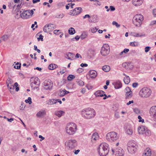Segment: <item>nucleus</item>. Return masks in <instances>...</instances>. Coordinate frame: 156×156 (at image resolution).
Instances as JSON below:
<instances>
[{
	"mask_svg": "<svg viewBox=\"0 0 156 156\" xmlns=\"http://www.w3.org/2000/svg\"><path fill=\"white\" fill-rule=\"evenodd\" d=\"M56 100L55 99H51L48 100L47 104L48 105H52L56 104Z\"/></svg>",
	"mask_w": 156,
	"mask_h": 156,
	"instance_id": "obj_28",
	"label": "nucleus"
},
{
	"mask_svg": "<svg viewBox=\"0 0 156 156\" xmlns=\"http://www.w3.org/2000/svg\"><path fill=\"white\" fill-rule=\"evenodd\" d=\"M138 85V84L137 83H133L132 84V86L133 87H136Z\"/></svg>",
	"mask_w": 156,
	"mask_h": 156,
	"instance_id": "obj_60",
	"label": "nucleus"
},
{
	"mask_svg": "<svg viewBox=\"0 0 156 156\" xmlns=\"http://www.w3.org/2000/svg\"><path fill=\"white\" fill-rule=\"evenodd\" d=\"M133 133L132 129L130 128H128L126 129V133L128 135H131Z\"/></svg>",
	"mask_w": 156,
	"mask_h": 156,
	"instance_id": "obj_32",
	"label": "nucleus"
},
{
	"mask_svg": "<svg viewBox=\"0 0 156 156\" xmlns=\"http://www.w3.org/2000/svg\"><path fill=\"white\" fill-rule=\"evenodd\" d=\"M125 91L126 92H132L130 88L129 87H127L125 89Z\"/></svg>",
	"mask_w": 156,
	"mask_h": 156,
	"instance_id": "obj_54",
	"label": "nucleus"
},
{
	"mask_svg": "<svg viewBox=\"0 0 156 156\" xmlns=\"http://www.w3.org/2000/svg\"><path fill=\"white\" fill-rule=\"evenodd\" d=\"M20 16L22 18L27 19L29 17V10L24 11L20 13Z\"/></svg>",
	"mask_w": 156,
	"mask_h": 156,
	"instance_id": "obj_13",
	"label": "nucleus"
},
{
	"mask_svg": "<svg viewBox=\"0 0 156 156\" xmlns=\"http://www.w3.org/2000/svg\"><path fill=\"white\" fill-rule=\"evenodd\" d=\"M134 112L136 114H139L140 113V110L137 108H135L133 110Z\"/></svg>",
	"mask_w": 156,
	"mask_h": 156,
	"instance_id": "obj_48",
	"label": "nucleus"
},
{
	"mask_svg": "<svg viewBox=\"0 0 156 156\" xmlns=\"http://www.w3.org/2000/svg\"><path fill=\"white\" fill-rule=\"evenodd\" d=\"M146 129H147V127L145 126H140L138 128V133L139 134H144V132Z\"/></svg>",
	"mask_w": 156,
	"mask_h": 156,
	"instance_id": "obj_14",
	"label": "nucleus"
},
{
	"mask_svg": "<svg viewBox=\"0 0 156 156\" xmlns=\"http://www.w3.org/2000/svg\"><path fill=\"white\" fill-rule=\"evenodd\" d=\"M113 154L115 156H123L124 154V150L120 147H118L115 150H112Z\"/></svg>",
	"mask_w": 156,
	"mask_h": 156,
	"instance_id": "obj_10",
	"label": "nucleus"
},
{
	"mask_svg": "<svg viewBox=\"0 0 156 156\" xmlns=\"http://www.w3.org/2000/svg\"><path fill=\"white\" fill-rule=\"evenodd\" d=\"M76 129V125L73 122L68 124L66 127V133L69 135H73L75 133Z\"/></svg>",
	"mask_w": 156,
	"mask_h": 156,
	"instance_id": "obj_3",
	"label": "nucleus"
},
{
	"mask_svg": "<svg viewBox=\"0 0 156 156\" xmlns=\"http://www.w3.org/2000/svg\"><path fill=\"white\" fill-rule=\"evenodd\" d=\"M21 105L22 106H20V109H23L25 108V105H24V104L23 102L22 103Z\"/></svg>",
	"mask_w": 156,
	"mask_h": 156,
	"instance_id": "obj_55",
	"label": "nucleus"
},
{
	"mask_svg": "<svg viewBox=\"0 0 156 156\" xmlns=\"http://www.w3.org/2000/svg\"><path fill=\"white\" fill-rule=\"evenodd\" d=\"M68 31L69 33L71 35L73 34L75 32V29L73 27L70 28L69 29Z\"/></svg>",
	"mask_w": 156,
	"mask_h": 156,
	"instance_id": "obj_36",
	"label": "nucleus"
},
{
	"mask_svg": "<svg viewBox=\"0 0 156 156\" xmlns=\"http://www.w3.org/2000/svg\"><path fill=\"white\" fill-rule=\"evenodd\" d=\"M99 136L97 133H94L92 136L91 140L92 143H94L98 139Z\"/></svg>",
	"mask_w": 156,
	"mask_h": 156,
	"instance_id": "obj_16",
	"label": "nucleus"
},
{
	"mask_svg": "<svg viewBox=\"0 0 156 156\" xmlns=\"http://www.w3.org/2000/svg\"><path fill=\"white\" fill-rule=\"evenodd\" d=\"M69 93V91H66L65 89H64L63 90L60 89L58 91V94L61 97H63Z\"/></svg>",
	"mask_w": 156,
	"mask_h": 156,
	"instance_id": "obj_17",
	"label": "nucleus"
},
{
	"mask_svg": "<svg viewBox=\"0 0 156 156\" xmlns=\"http://www.w3.org/2000/svg\"><path fill=\"white\" fill-rule=\"evenodd\" d=\"M43 36L42 34H40L39 37L37 38V40L38 41H39L40 40H41V41H43Z\"/></svg>",
	"mask_w": 156,
	"mask_h": 156,
	"instance_id": "obj_49",
	"label": "nucleus"
},
{
	"mask_svg": "<svg viewBox=\"0 0 156 156\" xmlns=\"http://www.w3.org/2000/svg\"><path fill=\"white\" fill-rule=\"evenodd\" d=\"M127 149L129 152L132 154H134L136 151V148H135V149H134V148H131V150H129V149Z\"/></svg>",
	"mask_w": 156,
	"mask_h": 156,
	"instance_id": "obj_37",
	"label": "nucleus"
},
{
	"mask_svg": "<svg viewBox=\"0 0 156 156\" xmlns=\"http://www.w3.org/2000/svg\"><path fill=\"white\" fill-rule=\"evenodd\" d=\"M39 85H32L31 86L32 90L34 93H36L39 90Z\"/></svg>",
	"mask_w": 156,
	"mask_h": 156,
	"instance_id": "obj_24",
	"label": "nucleus"
},
{
	"mask_svg": "<svg viewBox=\"0 0 156 156\" xmlns=\"http://www.w3.org/2000/svg\"><path fill=\"white\" fill-rule=\"evenodd\" d=\"M138 119H139V122H144V120L143 119H142L140 115H139L138 117Z\"/></svg>",
	"mask_w": 156,
	"mask_h": 156,
	"instance_id": "obj_51",
	"label": "nucleus"
},
{
	"mask_svg": "<svg viewBox=\"0 0 156 156\" xmlns=\"http://www.w3.org/2000/svg\"><path fill=\"white\" fill-rule=\"evenodd\" d=\"M106 139L109 141L112 142L118 139V136L116 132H112L107 134Z\"/></svg>",
	"mask_w": 156,
	"mask_h": 156,
	"instance_id": "obj_6",
	"label": "nucleus"
},
{
	"mask_svg": "<svg viewBox=\"0 0 156 156\" xmlns=\"http://www.w3.org/2000/svg\"><path fill=\"white\" fill-rule=\"evenodd\" d=\"M64 16V15L63 14L58 13L55 15V17L58 18H62Z\"/></svg>",
	"mask_w": 156,
	"mask_h": 156,
	"instance_id": "obj_40",
	"label": "nucleus"
},
{
	"mask_svg": "<svg viewBox=\"0 0 156 156\" xmlns=\"http://www.w3.org/2000/svg\"><path fill=\"white\" fill-rule=\"evenodd\" d=\"M98 29L96 27H93L91 29V31L92 33H95L97 31Z\"/></svg>",
	"mask_w": 156,
	"mask_h": 156,
	"instance_id": "obj_50",
	"label": "nucleus"
},
{
	"mask_svg": "<svg viewBox=\"0 0 156 156\" xmlns=\"http://www.w3.org/2000/svg\"><path fill=\"white\" fill-rule=\"evenodd\" d=\"M115 116L117 118H119V112H116L115 113Z\"/></svg>",
	"mask_w": 156,
	"mask_h": 156,
	"instance_id": "obj_57",
	"label": "nucleus"
},
{
	"mask_svg": "<svg viewBox=\"0 0 156 156\" xmlns=\"http://www.w3.org/2000/svg\"><path fill=\"white\" fill-rule=\"evenodd\" d=\"M144 20L143 16L141 14H137L133 18V24L137 27H140Z\"/></svg>",
	"mask_w": 156,
	"mask_h": 156,
	"instance_id": "obj_4",
	"label": "nucleus"
},
{
	"mask_svg": "<svg viewBox=\"0 0 156 156\" xmlns=\"http://www.w3.org/2000/svg\"><path fill=\"white\" fill-rule=\"evenodd\" d=\"M75 78V76L72 75H69L67 77V79L69 81H71Z\"/></svg>",
	"mask_w": 156,
	"mask_h": 156,
	"instance_id": "obj_38",
	"label": "nucleus"
},
{
	"mask_svg": "<svg viewBox=\"0 0 156 156\" xmlns=\"http://www.w3.org/2000/svg\"><path fill=\"white\" fill-rule=\"evenodd\" d=\"M129 64V63H127V62L124 63L122 64V66L123 67L126 68L128 67Z\"/></svg>",
	"mask_w": 156,
	"mask_h": 156,
	"instance_id": "obj_53",
	"label": "nucleus"
},
{
	"mask_svg": "<svg viewBox=\"0 0 156 156\" xmlns=\"http://www.w3.org/2000/svg\"><path fill=\"white\" fill-rule=\"evenodd\" d=\"M110 9L111 11H114L115 10V8L112 6H111L110 7Z\"/></svg>",
	"mask_w": 156,
	"mask_h": 156,
	"instance_id": "obj_64",
	"label": "nucleus"
},
{
	"mask_svg": "<svg viewBox=\"0 0 156 156\" xmlns=\"http://www.w3.org/2000/svg\"><path fill=\"white\" fill-rule=\"evenodd\" d=\"M143 2L142 0H132V4L135 6L140 5Z\"/></svg>",
	"mask_w": 156,
	"mask_h": 156,
	"instance_id": "obj_22",
	"label": "nucleus"
},
{
	"mask_svg": "<svg viewBox=\"0 0 156 156\" xmlns=\"http://www.w3.org/2000/svg\"><path fill=\"white\" fill-rule=\"evenodd\" d=\"M64 112L62 111H55V115L58 117H61L62 115H63Z\"/></svg>",
	"mask_w": 156,
	"mask_h": 156,
	"instance_id": "obj_26",
	"label": "nucleus"
},
{
	"mask_svg": "<svg viewBox=\"0 0 156 156\" xmlns=\"http://www.w3.org/2000/svg\"><path fill=\"white\" fill-rule=\"evenodd\" d=\"M14 86L16 87V91H18L19 90V88L18 87V84L17 82H16L14 83Z\"/></svg>",
	"mask_w": 156,
	"mask_h": 156,
	"instance_id": "obj_43",
	"label": "nucleus"
},
{
	"mask_svg": "<svg viewBox=\"0 0 156 156\" xmlns=\"http://www.w3.org/2000/svg\"><path fill=\"white\" fill-rule=\"evenodd\" d=\"M60 30H55L54 31V33L56 35H59L61 33V32H59Z\"/></svg>",
	"mask_w": 156,
	"mask_h": 156,
	"instance_id": "obj_47",
	"label": "nucleus"
},
{
	"mask_svg": "<svg viewBox=\"0 0 156 156\" xmlns=\"http://www.w3.org/2000/svg\"><path fill=\"white\" fill-rule=\"evenodd\" d=\"M96 114L94 110L91 108H88L82 110L81 114L82 117L90 119L94 118Z\"/></svg>",
	"mask_w": 156,
	"mask_h": 156,
	"instance_id": "obj_1",
	"label": "nucleus"
},
{
	"mask_svg": "<svg viewBox=\"0 0 156 156\" xmlns=\"http://www.w3.org/2000/svg\"><path fill=\"white\" fill-rule=\"evenodd\" d=\"M132 92H126V94L125 95L126 96V99H129V98H131L132 96Z\"/></svg>",
	"mask_w": 156,
	"mask_h": 156,
	"instance_id": "obj_35",
	"label": "nucleus"
},
{
	"mask_svg": "<svg viewBox=\"0 0 156 156\" xmlns=\"http://www.w3.org/2000/svg\"><path fill=\"white\" fill-rule=\"evenodd\" d=\"M131 36L136 37H141L145 36V35L142 33H138L134 32H132L131 33Z\"/></svg>",
	"mask_w": 156,
	"mask_h": 156,
	"instance_id": "obj_23",
	"label": "nucleus"
},
{
	"mask_svg": "<svg viewBox=\"0 0 156 156\" xmlns=\"http://www.w3.org/2000/svg\"><path fill=\"white\" fill-rule=\"evenodd\" d=\"M135 42H131L129 44L130 46H136V45H135L134 43Z\"/></svg>",
	"mask_w": 156,
	"mask_h": 156,
	"instance_id": "obj_63",
	"label": "nucleus"
},
{
	"mask_svg": "<svg viewBox=\"0 0 156 156\" xmlns=\"http://www.w3.org/2000/svg\"><path fill=\"white\" fill-rule=\"evenodd\" d=\"M82 11V9L81 7L76 8L73 10H71L69 14L71 15H76L80 14Z\"/></svg>",
	"mask_w": 156,
	"mask_h": 156,
	"instance_id": "obj_12",
	"label": "nucleus"
},
{
	"mask_svg": "<svg viewBox=\"0 0 156 156\" xmlns=\"http://www.w3.org/2000/svg\"><path fill=\"white\" fill-rule=\"evenodd\" d=\"M90 16L89 14H86L83 17V19H85L87 18H90Z\"/></svg>",
	"mask_w": 156,
	"mask_h": 156,
	"instance_id": "obj_61",
	"label": "nucleus"
},
{
	"mask_svg": "<svg viewBox=\"0 0 156 156\" xmlns=\"http://www.w3.org/2000/svg\"><path fill=\"white\" fill-rule=\"evenodd\" d=\"M57 67V66L54 64H51L48 66V69L50 70H53Z\"/></svg>",
	"mask_w": 156,
	"mask_h": 156,
	"instance_id": "obj_30",
	"label": "nucleus"
},
{
	"mask_svg": "<svg viewBox=\"0 0 156 156\" xmlns=\"http://www.w3.org/2000/svg\"><path fill=\"white\" fill-rule=\"evenodd\" d=\"M151 48V47L149 46H147L145 48V52H147L149 51Z\"/></svg>",
	"mask_w": 156,
	"mask_h": 156,
	"instance_id": "obj_52",
	"label": "nucleus"
},
{
	"mask_svg": "<svg viewBox=\"0 0 156 156\" xmlns=\"http://www.w3.org/2000/svg\"><path fill=\"white\" fill-rule=\"evenodd\" d=\"M21 64L17 62L15 65L13 64V66H14V68L17 69H20V68Z\"/></svg>",
	"mask_w": 156,
	"mask_h": 156,
	"instance_id": "obj_34",
	"label": "nucleus"
},
{
	"mask_svg": "<svg viewBox=\"0 0 156 156\" xmlns=\"http://www.w3.org/2000/svg\"><path fill=\"white\" fill-rule=\"evenodd\" d=\"M110 47L108 44H104L101 48V53L103 56H106L109 53Z\"/></svg>",
	"mask_w": 156,
	"mask_h": 156,
	"instance_id": "obj_7",
	"label": "nucleus"
},
{
	"mask_svg": "<svg viewBox=\"0 0 156 156\" xmlns=\"http://www.w3.org/2000/svg\"><path fill=\"white\" fill-rule=\"evenodd\" d=\"M156 24V20H153L152 21L150 24V25H152Z\"/></svg>",
	"mask_w": 156,
	"mask_h": 156,
	"instance_id": "obj_62",
	"label": "nucleus"
},
{
	"mask_svg": "<svg viewBox=\"0 0 156 156\" xmlns=\"http://www.w3.org/2000/svg\"><path fill=\"white\" fill-rule=\"evenodd\" d=\"M39 138H41L40 140V141H41L42 140L44 139L45 138L44 137L42 136L41 135H39Z\"/></svg>",
	"mask_w": 156,
	"mask_h": 156,
	"instance_id": "obj_59",
	"label": "nucleus"
},
{
	"mask_svg": "<svg viewBox=\"0 0 156 156\" xmlns=\"http://www.w3.org/2000/svg\"><path fill=\"white\" fill-rule=\"evenodd\" d=\"M6 83L7 84H9L10 85H11L12 83V82L11 81V79L9 78L6 81Z\"/></svg>",
	"mask_w": 156,
	"mask_h": 156,
	"instance_id": "obj_42",
	"label": "nucleus"
},
{
	"mask_svg": "<svg viewBox=\"0 0 156 156\" xmlns=\"http://www.w3.org/2000/svg\"><path fill=\"white\" fill-rule=\"evenodd\" d=\"M34 50H35L36 51H37V52L38 53H40V52H41L40 50L39 49H38L37 48V47L36 46L34 45Z\"/></svg>",
	"mask_w": 156,
	"mask_h": 156,
	"instance_id": "obj_56",
	"label": "nucleus"
},
{
	"mask_svg": "<svg viewBox=\"0 0 156 156\" xmlns=\"http://www.w3.org/2000/svg\"><path fill=\"white\" fill-rule=\"evenodd\" d=\"M151 91L148 88L144 87L142 88L139 92L140 96L142 98H147L151 94Z\"/></svg>",
	"mask_w": 156,
	"mask_h": 156,
	"instance_id": "obj_5",
	"label": "nucleus"
},
{
	"mask_svg": "<svg viewBox=\"0 0 156 156\" xmlns=\"http://www.w3.org/2000/svg\"><path fill=\"white\" fill-rule=\"evenodd\" d=\"M89 73L90 76L92 78H94L97 75V72L95 70H91L89 71Z\"/></svg>",
	"mask_w": 156,
	"mask_h": 156,
	"instance_id": "obj_21",
	"label": "nucleus"
},
{
	"mask_svg": "<svg viewBox=\"0 0 156 156\" xmlns=\"http://www.w3.org/2000/svg\"><path fill=\"white\" fill-rule=\"evenodd\" d=\"M151 150L149 148H147L144 151L143 156H151Z\"/></svg>",
	"mask_w": 156,
	"mask_h": 156,
	"instance_id": "obj_20",
	"label": "nucleus"
},
{
	"mask_svg": "<svg viewBox=\"0 0 156 156\" xmlns=\"http://www.w3.org/2000/svg\"><path fill=\"white\" fill-rule=\"evenodd\" d=\"M74 55L73 53L71 52H68L67 54V57H73V56Z\"/></svg>",
	"mask_w": 156,
	"mask_h": 156,
	"instance_id": "obj_46",
	"label": "nucleus"
},
{
	"mask_svg": "<svg viewBox=\"0 0 156 156\" xmlns=\"http://www.w3.org/2000/svg\"><path fill=\"white\" fill-rule=\"evenodd\" d=\"M113 84L115 89H119L121 88L122 87V84L119 80H117L114 82Z\"/></svg>",
	"mask_w": 156,
	"mask_h": 156,
	"instance_id": "obj_18",
	"label": "nucleus"
},
{
	"mask_svg": "<svg viewBox=\"0 0 156 156\" xmlns=\"http://www.w3.org/2000/svg\"><path fill=\"white\" fill-rule=\"evenodd\" d=\"M153 13L154 17H156V9H154L153 10Z\"/></svg>",
	"mask_w": 156,
	"mask_h": 156,
	"instance_id": "obj_58",
	"label": "nucleus"
},
{
	"mask_svg": "<svg viewBox=\"0 0 156 156\" xmlns=\"http://www.w3.org/2000/svg\"><path fill=\"white\" fill-rule=\"evenodd\" d=\"M146 136H149L151 134V131L147 129H147H146V130L144 132V133Z\"/></svg>",
	"mask_w": 156,
	"mask_h": 156,
	"instance_id": "obj_41",
	"label": "nucleus"
},
{
	"mask_svg": "<svg viewBox=\"0 0 156 156\" xmlns=\"http://www.w3.org/2000/svg\"><path fill=\"white\" fill-rule=\"evenodd\" d=\"M30 86L33 85H39L40 84V81L39 79L36 77H31L30 79Z\"/></svg>",
	"mask_w": 156,
	"mask_h": 156,
	"instance_id": "obj_11",
	"label": "nucleus"
},
{
	"mask_svg": "<svg viewBox=\"0 0 156 156\" xmlns=\"http://www.w3.org/2000/svg\"><path fill=\"white\" fill-rule=\"evenodd\" d=\"M49 26H47L46 25H45L43 28L44 31L46 33L49 32L51 31V29L49 28Z\"/></svg>",
	"mask_w": 156,
	"mask_h": 156,
	"instance_id": "obj_33",
	"label": "nucleus"
},
{
	"mask_svg": "<svg viewBox=\"0 0 156 156\" xmlns=\"http://www.w3.org/2000/svg\"><path fill=\"white\" fill-rule=\"evenodd\" d=\"M136 144L132 142H129L127 144V148L129 149V150H131V148H134V149H135V148H136Z\"/></svg>",
	"mask_w": 156,
	"mask_h": 156,
	"instance_id": "obj_19",
	"label": "nucleus"
},
{
	"mask_svg": "<svg viewBox=\"0 0 156 156\" xmlns=\"http://www.w3.org/2000/svg\"><path fill=\"white\" fill-rule=\"evenodd\" d=\"M98 151L100 156H106L109 151L108 145L105 143H101L99 146Z\"/></svg>",
	"mask_w": 156,
	"mask_h": 156,
	"instance_id": "obj_2",
	"label": "nucleus"
},
{
	"mask_svg": "<svg viewBox=\"0 0 156 156\" xmlns=\"http://www.w3.org/2000/svg\"><path fill=\"white\" fill-rule=\"evenodd\" d=\"M46 112L44 109H42L39 111L36 114V116L38 117H41L45 115Z\"/></svg>",
	"mask_w": 156,
	"mask_h": 156,
	"instance_id": "obj_15",
	"label": "nucleus"
},
{
	"mask_svg": "<svg viewBox=\"0 0 156 156\" xmlns=\"http://www.w3.org/2000/svg\"><path fill=\"white\" fill-rule=\"evenodd\" d=\"M43 86L45 89L51 90L52 89L53 83L51 80H46L43 82Z\"/></svg>",
	"mask_w": 156,
	"mask_h": 156,
	"instance_id": "obj_9",
	"label": "nucleus"
},
{
	"mask_svg": "<svg viewBox=\"0 0 156 156\" xmlns=\"http://www.w3.org/2000/svg\"><path fill=\"white\" fill-rule=\"evenodd\" d=\"M102 69L105 72H108L110 69V67L109 66L105 65L102 67Z\"/></svg>",
	"mask_w": 156,
	"mask_h": 156,
	"instance_id": "obj_29",
	"label": "nucleus"
},
{
	"mask_svg": "<svg viewBox=\"0 0 156 156\" xmlns=\"http://www.w3.org/2000/svg\"><path fill=\"white\" fill-rule=\"evenodd\" d=\"M156 113V106H153L150 109V115L154 114Z\"/></svg>",
	"mask_w": 156,
	"mask_h": 156,
	"instance_id": "obj_27",
	"label": "nucleus"
},
{
	"mask_svg": "<svg viewBox=\"0 0 156 156\" xmlns=\"http://www.w3.org/2000/svg\"><path fill=\"white\" fill-rule=\"evenodd\" d=\"M112 24L113 25H115V26L117 28L119 27L120 26L119 24H118L115 21H114L112 22Z\"/></svg>",
	"mask_w": 156,
	"mask_h": 156,
	"instance_id": "obj_44",
	"label": "nucleus"
},
{
	"mask_svg": "<svg viewBox=\"0 0 156 156\" xmlns=\"http://www.w3.org/2000/svg\"><path fill=\"white\" fill-rule=\"evenodd\" d=\"M66 146L70 150L75 148L77 146L76 140L74 139H70L66 143Z\"/></svg>",
	"mask_w": 156,
	"mask_h": 156,
	"instance_id": "obj_8",
	"label": "nucleus"
},
{
	"mask_svg": "<svg viewBox=\"0 0 156 156\" xmlns=\"http://www.w3.org/2000/svg\"><path fill=\"white\" fill-rule=\"evenodd\" d=\"M124 81L126 84H128L130 82V79L129 76H126L124 78Z\"/></svg>",
	"mask_w": 156,
	"mask_h": 156,
	"instance_id": "obj_31",
	"label": "nucleus"
},
{
	"mask_svg": "<svg viewBox=\"0 0 156 156\" xmlns=\"http://www.w3.org/2000/svg\"><path fill=\"white\" fill-rule=\"evenodd\" d=\"M77 83L80 86H83L84 85V82L81 80L79 81Z\"/></svg>",
	"mask_w": 156,
	"mask_h": 156,
	"instance_id": "obj_45",
	"label": "nucleus"
},
{
	"mask_svg": "<svg viewBox=\"0 0 156 156\" xmlns=\"http://www.w3.org/2000/svg\"><path fill=\"white\" fill-rule=\"evenodd\" d=\"M8 38V37L6 35H4L1 37L2 40L4 41L7 40Z\"/></svg>",
	"mask_w": 156,
	"mask_h": 156,
	"instance_id": "obj_39",
	"label": "nucleus"
},
{
	"mask_svg": "<svg viewBox=\"0 0 156 156\" xmlns=\"http://www.w3.org/2000/svg\"><path fill=\"white\" fill-rule=\"evenodd\" d=\"M105 92L102 90H98L94 93V94L96 97H102L103 96V94Z\"/></svg>",
	"mask_w": 156,
	"mask_h": 156,
	"instance_id": "obj_25",
	"label": "nucleus"
}]
</instances>
